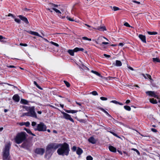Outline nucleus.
<instances>
[{"label": "nucleus", "mask_w": 160, "mask_h": 160, "mask_svg": "<svg viewBox=\"0 0 160 160\" xmlns=\"http://www.w3.org/2000/svg\"><path fill=\"white\" fill-rule=\"evenodd\" d=\"M60 145L59 148L57 150V152L59 155L68 156L70 151L69 146L66 142L63 144H59Z\"/></svg>", "instance_id": "obj_1"}, {"label": "nucleus", "mask_w": 160, "mask_h": 160, "mask_svg": "<svg viewBox=\"0 0 160 160\" xmlns=\"http://www.w3.org/2000/svg\"><path fill=\"white\" fill-rule=\"evenodd\" d=\"M27 135L25 132L18 133L15 138L16 142L18 144L21 143L26 139Z\"/></svg>", "instance_id": "obj_2"}, {"label": "nucleus", "mask_w": 160, "mask_h": 160, "mask_svg": "<svg viewBox=\"0 0 160 160\" xmlns=\"http://www.w3.org/2000/svg\"><path fill=\"white\" fill-rule=\"evenodd\" d=\"M60 147V145L58 143H51L48 144L47 147L46 153H52L56 149L59 148Z\"/></svg>", "instance_id": "obj_3"}, {"label": "nucleus", "mask_w": 160, "mask_h": 160, "mask_svg": "<svg viewBox=\"0 0 160 160\" xmlns=\"http://www.w3.org/2000/svg\"><path fill=\"white\" fill-rule=\"evenodd\" d=\"M25 109L27 111H28L29 117H31L36 118H37L36 113L35 112V107H25Z\"/></svg>", "instance_id": "obj_4"}, {"label": "nucleus", "mask_w": 160, "mask_h": 160, "mask_svg": "<svg viewBox=\"0 0 160 160\" xmlns=\"http://www.w3.org/2000/svg\"><path fill=\"white\" fill-rule=\"evenodd\" d=\"M35 131L39 132H44L47 130V126L43 122H41L37 124L36 128H34Z\"/></svg>", "instance_id": "obj_5"}, {"label": "nucleus", "mask_w": 160, "mask_h": 160, "mask_svg": "<svg viewBox=\"0 0 160 160\" xmlns=\"http://www.w3.org/2000/svg\"><path fill=\"white\" fill-rule=\"evenodd\" d=\"M10 147V144L9 143H8L5 146L3 151V158L4 159H7L9 155Z\"/></svg>", "instance_id": "obj_6"}, {"label": "nucleus", "mask_w": 160, "mask_h": 160, "mask_svg": "<svg viewBox=\"0 0 160 160\" xmlns=\"http://www.w3.org/2000/svg\"><path fill=\"white\" fill-rule=\"evenodd\" d=\"M84 49L82 48H76L73 50L69 49L68 50V52L71 56H73L74 55V52H77L78 51H83Z\"/></svg>", "instance_id": "obj_7"}, {"label": "nucleus", "mask_w": 160, "mask_h": 160, "mask_svg": "<svg viewBox=\"0 0 160 160\" xmlns=\"http://www.w3.org/2000/svg\"><path fill=\"white\" fill-rule=\"evenodd\" d=\"M32 146L31 144L29 142H23L21 146V147L22 148L29 150L30 148Z\"/></svg>", "instance_id": "obj_8"}, {"label": "nucleus", "mask_w": 160, "mask_h": 160, "mask_svg": "<svg viewBox=\"0 0 160 160\" xmlns=\"http://www.w3.org/2000/svg\"><path fill=\"white\" fill-rule=\"evenodd\" d=\"M91 72H92L95 74L96 75H97L100 77L101 78H103V79H105L106 80H108V79H110V78H115V77H108V78L104 77L103 76H101V75L100 74V73H98V72H96V71H94L93 70H92L91 71Z\"/></svg>", "instance_id": "obj_9"}, {"label": "nucleus", "mask_w": 160, "mask_h": 160, "mask_svg": "<svg viewBox=\"0 0 160 160\" xmlns=\"http://www.w3.org/2000/svg\"><path fill=\"white\" fill-rule=\"evenodd\" d=\"M63 115V117L64 118L66 119L69 120L71 121L74 122L73 120L71 117L70 115L63 112H62Z\"/></svg>", "instance_id": "obj_10"}, {"label": "nucleus", "mask_w": 160, "mask_h": 160, "mask_svg": "<svg viewBox=\"0 0 160 160\" xmlns=\"http://www.w3.org/2000/svg\"><path fill=\"white\" fill-rule=\"evenodd\" d=\"M146 93L148 95L153 97L155 98H158V96L156 95L157 94V92H155L154 91H148L146 92Z\"/></svg>", "instance_id": "obj_11"}, {"label": "nucleus", "mask_w": 160, "mask_h": 160, "mask_svg": "<svg viewBox=\"0 0 160 160\" xmlns=\"http://www.w3.org/2000/svg\"><path fill=\"white\" fill-rule=\"evenodd\" d=\"M104 39H106L107 41H108V40L105 37L101 36L98 37L97 40L95 41V42L97 44L100 45L102 41H103Z\"/></svg>", "instance_id": "obj_12"}, {"label": "nucleus", "mask_w": 160, "mask_h": 160, "mask_svg": "<svg viewBox=\"0 0 160 160\" xmlns=\"http://www.w3.org/2000/svg\"><path fill=\"white\" fill-rule=\"evenodd\" d=\"M44 152V150L43 148H37L35 150L36 153L41 155H43Z\"/></svg>", "instance_id": "obj_13"}, {"label": "nucleus", "mask_w": 160, "mask_h": 160, "mask_svg": "<svg viewBox=\"0 0 160 160\" xmlns=\"http://www.w3.org/2000/svg\"><path fill=\"white\" fill-rule=\"evenodd\" d=\"M122 65L121 62L119 60H117L116 61V63L112 64V66H116L117 67H120Z\"/></svg>", "instance_id": "obj_14"}, {"label": "nucleus", "mask_w": 160, "mask_h": 160, "mask_svg": "<svg viewBox=\"0 0 160 160\" xmlns=\"http://www.w3.org/2000/svg\"><path fill=\"white\" fill-rule=\"evenodd\" d=\"M19 17L21 20L24 21L26 24H28L29 23L28 19L26 17L22 15L19 16Z\"/></svg>", "instance_id": "obj_15"}, {"label": "nucleus", "mask_w": 160, "mask_h": 160, "mask_svg": "<svg viewBox=\"0 0 160 160\" xmlns=\"http://www.w3.org/2000/svg\"><path fill=\"white\" fill-rule=\"evenodd\" d=\"M29 33L33 35H34L35 36H37L40 37H41L42 38V37L39 34L36 32H34V31H27Z\"/></svg>", "instance_id": "obj_16"}, {"label": "nucleus", "mask_w": 160, "mask_h": 160, "mask_svg": "<svg viewBox=\"0 0 160 160\" xmlns=\"http://www.w3.org/2000/svg\"><path fill=\"white\" fill-rule=\"evenodd\" d=\"M139 38L144 43H146V37L145 35L142 34H139L138 36Z\"/></svg>", "instance_id": "obj_17"}, {"label": "nucleus", "mask_w": 160, "mask_h": 160, "mask_svg": "<svg viewBox=\"0 0 160 160\" xmlns=\"http://www.w3.org/2000/svg\"><path fill=\"white\" fill-rule=\"evenodd\" d=\"M16 102H18L20 100V98L18 94L15 95L12 98Z\"/></svg>", "instance_id": "obj_18"}, {"label": "nucleus", "mask_w": 160, "mask_h": 160, "mask_svg": "<svg viewBox=\"0 0 160 160\" xmlns=\"http://www.w3.org/2000/svg\"><path fill=\"white\" fill-rule=\"evenodd\" d=\"M88 141L92 143V144H95L96 142V140L95 139V138L92 137H90L88 139Z\"/></svg>", "instance_id": "obj_19"}, {"label": "nucleus", "mask_w": 160, "mask_h": 160, "mask_svg": "<svg viewBox=\"0 0 160 160\" xmlns=\"http://www.w3.org/2000/svg\"><path fill=\"white\" fill-rule=\"evenodd\" d=\"M142 75L143 77H144V78L145 79L148 78V79H150L151 80H153L151 78V75H149V74H146V75H145L144 74L142 73Z\"/></svg>", "instance_id": "obj_20"}, {"label": "nucleus", "mask_w": 160, "mask_h": 160, "mask_svg": "<svg viewBox=\"0 0 160 160\" xmlns=\"http://www.w3.org/2000/svg\"><path fill=\"white\" fill-rule=\"evenodd\" d=\"M94 29H97L98 30L101 31H104L106 30V29L105 26L100 27H98L97 28H94Z\"/></svg>", "instance_id": "obj_21"}, {"label": "nucleus", "mask_w": 160, "mask_h": 160, "mask_svg": "<svg viewBox=\"0 0 160 160\" xmlns=\"http://www.w3.org/2000/svg\"><path fill=\"white\" fill-rule=\"evenodd\" d=\"M109 149L110 151L112 152H116V148L112 146H109Z\"/></svg>", "instance_id": "obj_22"}, {"label": "nucleus", "mask_w": 160, "mask_h": 160, "mask_svg": "<svg viewBox=\"0 0 160 160\" xmlns=\"http://www.w3.org/2000/svg\"><path fill=\"white\" fill-rule=\"evenodd\" d=\"M82 152V150L80 148H78L76 151L77 154L78 155H80Z\"/></svg>", "instance_id": "obj_23"}, {"label": "nucleus", "mask_w": 160, "mask_h": 160, "mask_svg": "<svg viewBox=\"0 0 160 160\" xmlns=\"http://www.w3.org/2000/svg\"><path fill=\"white\" fill-rule=\"evenodd\" d=\"M20 103H21L26 104H28V101L26 100L22 99L20 101Z\"/></svg>", "instance_id": "obj_24"}, {"label": "nucleus", "mask_w": 160, "mask_h": 160, "mask_svg": "<svg viewBox=\"0 0 160 160\" xmlns=\"http://www.w3.org/2000/svg\"><path fill=\"white\" fill-rule=\"evenodd\" d=\"M150 102L153 104H156L157 103V100L154 98L150 99Z\"/></svg>", "instance_id": "obj_25"}, {"label": "nucleus", "mask_w": 160, "mask_h": 160, "mask_svg": "<svg viewBox=\"0 0 160 160\" xmlns=\"http://www.w3.org/2000/svg\"><path fill=\"white\" fill-rule=\"evenodd\" d=\"M152 61L154 62H160V60L158 58H152Z\"/></svg>", "instance_id": "obj_26"}, {"label": "nucleus", "mask_w": 160, "mask_h": 160, "mask_svg": "<svg viewBox=\"0 0 160 160\" xmlns=\"http://www.w3.org/2000/svg\"><path fill=\"white\" fill-rule=\"evenodd\" d=\"M101 110L105 113L108 116L110 117H111V116L105 110L102 108H100Z\"/></svg>", "instance_id": "obj_27"}, {"label": "nucleus", "mask_w": 160, "mask_h": 160, "mask_svg": "<svg viewBox=\"0 0 160 160\" xmlns=\"http://www.w3.org/2000/svg\"><path fill=\"white\" fill-rule=\"evenodd\" d=\"M147 33H148V34L150 35H156L158 34L157 32H151L150 31H148L147 32Z\"/></svg>", "instance_id": "obj_28"}, {"label": "nucleus", "mask_w": 160, "mask_h": 160, "mask_svg": "<svg viewBox=\"0 0 160 160\" xmlns=\"http://www.w3.org/2000/svg\"><path fill=\"white\" fill-rule=\"evenodd\" d=\"M124 108L126 110H128V111H130L131 110V108L130 106H125L124 107Z\"/></svg>", "instance_id": "obj_29"}, {"label": "nucleus", "mask_w": 160, "mask_h": 160, "mask_svg": "<svg viewBox=\"0 0 160 160\" xmlns=\"http://www.w3.org/2000/svg\"><path fill=\"white\" fill-rule=\"evenodd\" d=\"M29 112H25V113H23L22 114V115H21V117H24V116H29Z\"/></svg>", "instance_id": "obj_30"}, {"label": "nucleus", "mask_w": 160, "mask_h": 160, "mask_svg": "<svg viewBox=\"0 0 160 160\" xmlns=\"http://www.w3.org/2000/svg\"><path fill=\"white\" fill-rule=\"evenodd\" d=\"M15 89H18L17 87L12 84H11V90H12Z\"/></svg>", "instance_id": "obj_31"}, {"label": "nucleus", "mask_w": 160, "mask_h": 160, "mask_svg": "<svg viewBox=\"0 0 160 160\" xmlns=\"http://www.w3.org/2000/svg\"><path fill=\"white\" fill-rule=\"evenodd\" d=\"M48 7L51 8L52 9H53V8H54V4H53L52 3H49L48 5Z\"/></svg>", "instance_id": "obj_32"}, {"label": "nucleus", "mask_w": 160, "mask_h": 160, "mask_svg": "<svg viewBox=\"0 0 160 160\" xmlns=\"http://www.w3.org/2000/svg\"><path fill=\"white\" fill-rule=\"evenodd\" d=\"M131 149L132 150H133V151H135L137 153V154L138 155H139L140 154L139 152L137 149H136L134 148H132Z\"/></svg>", "instance_id": "obj_33"}, {"label": "nucleus", "mask_w": 160, "mask_h": 160, "mask_svg": "<svg viewBox=\"0 0 160 160\" xmlns=\"http://www.w3.org/2000/svg\"><path fill=\"white\" fill-rule=\"evenodd\" d=\"M109 132L111 133H112V134H113L115 136H116L118 138H120V137L118 136L117 135V134L115 133L112 131H109Z\"/></svg>", "instance_id": "obj_34"}, {"label": "nucleus", "mask_w": 160, "mask_h": 160, "mask_svg": "<svg viewBox=\"0 0 160 160\" xmlns=\"http://www.w3.org/2000/svg\"><path fill=\"white\" fill-rule=\"evenodd\" d=\"M64 82L67 87H69L70 86V84L68 82L66 81H64Z\"/></svg>", "instance_id": "obj_35"}, {"label": "nucleus", "mask_w": 160, "mask_h": 160, "mask_svg": "<svg viewBox=\"0 0 160 160\" xmlns=\"http://www.w3.org/2000/svg\"><path fill=\"white\" fill-rule=\"evenodd\" d=\"M114 123H115L118 125H119V124L121 125V124H122V123L121 122H118V121L116 120H114Z\"/></svg>", "instance_id": "obj_36"}, {"label": "nucleus", "mask_w": 160, "mask_h": 160, "mask_svg": "<svg viewBox=\"0 0 160 160\" xmlns=\"http://www.w3.org/2000/svg\"><path fill=\"white\" fill-rule=\"evenodd\" d=\"M53 10H54L56 13H58L60 14H61V12L59 10L56 8H53Z\"/></svg>", "instance_id": "obj_37"}, {"label": "nucleus", "mask_w": 160, "mask_h": 160, "mask_svg": "<svg viewBox=\"0 0 160 160\" xmlns=\"http://www.w3.org/2000/svg\"><path fill=\"white\" fill-rule=\"evenodd\" d=\"M34 84L36 86V87L38 88L42 89L39 86V85H38V84H37V82L36 81H34Z\"/></svg>", "instance_id": "obj_38"}, {"label": "nucleus", "mask_w": 160, "mask_h": 160, "mask_svg": "<svg viewBox=\"0 0 160 160\" xmlns=\"http://www.w3.org/2000/svg\"><path fill=\"white\" fill-rule=\"evenodd\" d=\"M50 42L52 44H53V45H54L57 47H59V45L56 43L52 41H51V42Z\"/></svg>", "instance_id": "obj_39"}, {"label": "nucleus", "mask_w": 160, "mask_h": 160, "mask_svg": "<svg viewBox=\"0 0 160 160\" xmlns=\"http://www.w3.org/2000/svg\"><path fill=\"white\" fill-rule=\"evenodd\" d=\"M87 160H92L93 158L90 156H88L86 158Z\"/></svg>", "instance_id": "obj_40"}, {"label": "nucleus", "mask_w": 160, "mask_h": 160, "mask_svg": "<svg viewBox=\"0 0 160 160\" xmlns=\"http://www.w3.org/2000/svg\"><path fill=\"white\" fill-rule=\"evenodd\" d=\"M91 93L93 95H98V93L96 91H92Z\"/></svg>", "instance_id": "obj_41"}, {"label": "nucleus", "mask_w": 160, "mask_h": 160, "mask_svg": "<svg viewBox=\"0 0 160 160\" xmlns=\"http://www.w3.org/2000/svg\"><path fill=\"white\" fill-rule=\"evenodd\" d=\"M113 8L114 11H118L120 9L118 8L115 6L113 7Z\"/></svg>", "instance_id": "obj_42"}, {"label": "nucleus", "mask_w": 160, "mask_h": 160, "mask_svg": "<svg viewBox=\"0 0 160 160\" xmlns=\"http://www.w3.org/2000/svg\"><path fill=\"white\" fill-rule=\"evenodd\" d=\"M14 20L16 22H17L18 23H20V20L19 19L15 18Z\"/></svg>", "instance_id": "obj_43"}, {"label": "nucleus", "mask_w": 160, "mask_h": 160, "mask_svg": "<svg viewBox=\"0 0 160 160\" xmlns=\"http://www.w3.org/2000/svg\"><path fill=\"white\" fill-rule=\"evenodd\" d=\"M24 130H25L28 133H29V134H31L32 132H31V130L29 129H27L26 128H24Z\"/></svg>", "instance_id": "obj_44"}, {"label": "nucleus", "mask_w": 160, "mask_h": 160, "mask_svg": "<svg viewBox=\"0 0 160 160\" xmlns=\"http://www.w3.org/2000/svg\"><path fill=\"white\" fill-rule=\"evenodd\" d=\"M100 99L103 101H105L107 100V98H106L102 97H100Z\"/></svg>", "instance_id": "obj_45"}, {"label": "nucleus", "mask_w": 160, "mask_h": 160, "mask_svg": "<svg viewBox=\"0 0 160 160\" xmlns=\"http://www.w3.org/2000/svg\"><path fill=\"white\" fill-rule=\"evenodd\" d=\"M3 39H5L2 36L0 35V41L1 42H4V41L3 40Z\"/></svg>", "instance_id": "obj_46"}, {"label": "nucleus", "mask_w": 160, "mask_h": 160, "mask_svg": "<svg viewBox=\"0 0 160 160\" xmlns=\"http://www.w3.org/2000/svg\"><path fill=\"white\" fill-rule=\"evenodd\" d=\"M77 149V147L76 146H73L72 148V150L73 152H75Z\"/></svg>", "instance_id": "obj_47"}, {"label": "nucleus", "mask_w": 160, "mask_h": 160, "mask_svg": "<svg viewBox=\"0 0 160 160\" xmlns=\"http://www.w3.org/2000/svg\"><path fill=\"white\" fill-rule=\"evenodd\" d=\"M67 18L68 19V20L70 21H74V20L73 19H72L71 18H70L68 16H67Z\"/></svg>", "instance_id": "obj_48"}, {"label": "nucleus", "mask_w": 160, "mask_h": 160, "mask_svg": "<svg viewBox=\"0 0 160 160\" xmlns=\"http://www.w3.org/2000/svg\"><path fill=\"white\" fill-rule=\"evenodd\" d=\"M30 123L28 122H25V125L26 126V127H28L29 126V125H30Z\"/></svg>", "instance_id": "obj_49"}, {"label": "nucleus", "mask_w": 160, "mask_h": 160, "mask_svg": "<svg viewBox=\"0 0 160 160\" xmlns=\"http://www.w3.org/2000/svg\"><path fill=\"white\" fill-rule=\"evenodd\" d=\"M111 102L113 103L116 104H118V102L116 100H112Z\"/></svg>", "instance_id": "obj_50"}, {"label": "nucleus", "mask_w": 160, "mask_h": 160, "mask_svg": "<svg viewBox=\"0 0 160 160\" xmlns=\"http://www.w3.org/2000/svg\"><path fill=\"white\" fill-rule=\"evenodd\" d=\"M71 113H73L77 112H78V111L74 110H71Z\"/></svg>", "instance_id": "obj_51"}, {"label": "nucleus", "mask_w": 160, "mask_h": 160, "mask_svg": "<svg viewBox=\"0 0 160 160\" xmlns=\"http://www.w3.org/2000/svg\"><path fill=\"white\" fill-rule=\"evenodd\" d=\"M109 43L108 42H102V43H101V44L100 45L101 46H102V44H105V45H106V44H108Z\"/></svg>", "instance_id": "obj_52"}, {"label": "nucleus", "mask_w": 160, "mask_h": 160, "mask_svg": "<svg viewBox=\"0 0 160 160\" xmlns=\"http://www.w3.org/2000/svg\"><path fill=\"white\" fill-rule=\"evenodd\" d=\"M124 25L128 27H130V26L129 25V24L128 22H125L124 24Z\"/></svg>", "instance_id": "obj_53"}, {"label": "nucleus", "mask_w": 160, "mask_h": 160, "mask_svg": "<svg viewBox=\"0 0 160 160\" xmlns=\"http://www.w3.org/2000/svg\"><path fill=\"white\" fill-rule=\"evenodd\" d=\"M20 46H25V47L27 46V44L26 43H20Z\"/></svg>", "instance_id": "obj_54"}, {"label": "nucleus", "mask_w": 160, "mask_h": 160, "mask_svg": "<svg viewBox=\"0 0 160 160\" xmlns=\"http://www.w3.org/2000/svg\"><path fill=\"white\" fill-rule=\"evenodd\" d=\"M36 124V123L35 122H33L32 123V125L33 126H35Z\"/></svg>", "instance_id": "obj_55"}, {"label": "nucleus", "mask_w": 160, "mask_h": 160, "mask_svg": "<svg viewBox=\"0 0 160 160\" xmlns=\"http://www.w3.org/2000/svg\"><path fill=\"white\" fill-rule=\"evenodd\" d=\"M132 2L138 4H140V2H139L137 1H133Z\"/></svg>", "instance_id": "obj_56"}, {"label": "nucleus", "mask_w": 160, "mask_h": 160, "mask_svg": "<svg viewBox=\"0 0 160 160\" xmlns=\"http://www.w3.org/2000/svg\"><path fill=\"white\" fill-rule=\"evenodd\" d=\"M151 129L152 131L154 132H157V130L155 129L152 128Z\"/></svg>", "instance_id": "obj_57"}, {"label": "nucleus", "mask_w": 160, "mask_h": 160, "mask_svg": "<svg viewBox=\"0 0 160 160\" xmlns=\"http://www.w3.org/2000/svg\"><path fill=\"white\" fill-rule=\"evenodd\" d=\"M104 56L106 57V58H110V56L109 55H107L106 54H104Z\"/></svg>", "instance_id": "obj_58"}, {"label": "nucleus", "mask_w": 160, "mask_h": 160, "mask_svg": "<svg viewBox=\"0 0 160 160\" xmlns=\"http://www.w3.org/2000/svg\"><path fill=\"white\" fill-rule=\"evenodd\" d=\"M82 38L84 40H88V38L86 37H82Z\"/></svg>", "instance_id": "obj_59"}, {"label": "nucleus", "mask_w": 160, "mask_h": 160, "mask_svg": "<svg viewBox=\"0 0 160 160\" xmlns=\"http://www.w3.org/2000/svg\"><path fill=\"white\" fill-rule=\"evenodd\" d=\"M128 68L131 70L133 71L134 70L133 68L130 66H128Z\"/></svg>", "instance_id": "obj_60"}, {"label": "nucleus", "mask_w": 160, "mask_h": 160, "mask_svg": "<svg viewBox=\"0 0 160 160\" xmlns=\"http://www.w3.org/2000/svg\"><path fill=\"white\" fill-rule=\"evenodd\" d=\"M76 103L77 105H78L79 106H81V103L78 102L77 101L76 102Z\"/></svg>", "instance_id": "obj_61"}, {"label": "nucleus", "mask_w": 160, "mask_h": 160, "mask_svg": "<svg viewBox=\"0 0 160 160\" xmlns=\"http://www.w3.org/2000/svg\"><path fill=\"white\" fill-rule=\"evenodd\" d=\"M130 102V101L129 100H127L126 102V104H128Z\"/></svg>", "instance_id": "obj_62"}, {"label": "nucleus", "mask_w": 160, "mask_h": 160, "mask_svg": "<svg viewBox=\"0 0 160 160\" xmlns=\"http://www.w3.org/2000/svg\"><path fill=\"white\" fill-rule=\"evenodd\" d=\"M124 45V43H120L119 44V46H123Z\"/></svg>", "instance_id": "obj_63"}, {"label": "nucleus", "mask_w": 160, "mask_h": 160, "mask_svg": "<svg viewBox=\"0 0 160 160\" xmlns=\"http://www.w3.org/2000/svg\"><path fill=\"white\" fill-rule=\"evenodd\" d=\"M84 25H85V26H87V27H88V28H91V27H91V26H90L89 25H88V24H84Z\"/></svg>", "instance_id": "obj_64"}]
</instances>
